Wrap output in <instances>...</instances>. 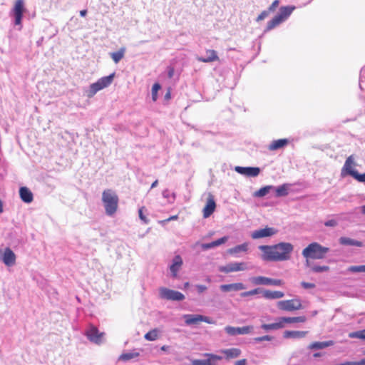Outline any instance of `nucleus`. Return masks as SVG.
I'll return each instance as SVG.
<instances>
[{"mask_svg": "<svg viewBox=\"0 0 365 365\" xmlns=\"http://www.w3.org/2000/svg\"><path fill=\"white\" fill-rule=\"evenodd\" d=\"M259 249L262 252V258L266 261H285L290 258L293 245L289 242H280L275 245H261Z\"/></svg>", "mask_w": 365, "mask_h": 365, "instance_id": "obj_1", "label": "nucleus"}, {"mask_svg": "<svg viewBox=\"0 0 365 365\" xmlns=\"http://www.w3.org/2000/svg\"><path fill=\"white\" fill-rule=\"evenodd\" d=\"M329 251L327 247H323L317 242H312L302 250V255L306 259V266L310 267V259H322L325 258Z\"/></svg>", "mask_w": 365, "mask_h": 365, "instance_id": "obj_2", "label": "nucleus"}, {"mask_svg": "<svg viewBox=\"0 0 365 365\" xmlns=\"http://www.w3.org/2000/svg\"><path fill=\"white\" fill-rule=\"evenodd\" d=\"M102 201L108 215H113L117 211L118 207V197L110 189L105 190L102 193Z\"/></svg>", "mask_w": 365, "mask_h": 365, "instance_id": "obj_3", "label": "nucleus"}, {"mask_svg": "<svg viewBox=\"0 0 365 365\" xmlns=\"http://www.w3.org/2000/svg\"><path fill=\"white\" fill-rule=\"evenodd\" d=\"M356 165L354 155L349 156L341 170V176L344 178L347 175L351 176L359 182H365V173L359 174L354 167Z\"/></svg>", "mask_w": 365, "mask_h": 365, "instance_id": "obj_4", "label": "nucleus"}, {"mask_svg": "<svg viewBox=\"0 0 365 365\" xmlns=\"http://www.w3.org/2000/svg\"><path fill=\"white\" fill-rule=\"evenodd\" d=\"M115 75V73H113L108 76L99 78L96 82L91 84L87 91V96L92 98L99 91L108 87L113 83Z\"/></svg>", "mask_w": 365, "mask_h": 365, "instance_id": "obj_5", "label": "nucleus"}, {"mask_svg": "<svg viewBox=\"0 0 365 365\" xmlns=\"http://www.w3.org/2000/svg\"><path fill=\"white\" fill-rule=\"evenodd\" d=\"M277 307L279 309L287 312L302 309L301 300L299 299L279 301L277 302Z\"/></svg>", "mask_w": 365, "mask_h": 365, "instance_id": "obj_6", "label": "nucleus"}, {"mask_svg": "<svg viewBox=\"0 0 365 365\" xmlns=\"http://www.w3.org/2000/svg\"><path fill=\"white\" fill-rule=\"evenodd\" d=\"M159 294L160 298L167 300L182 301L185 299V296L180 292L169 289L165 287H160L159 289Z\"/></svg>", "mask_w": 365, "mask_h": 365, "instance_id": "obj_7", "label": "nucleus"}, {"mask_svg": "<svg viewBox=\"0 0 365 365\" xmlns=\"http://www.w3.org/2000/svg\"><path fill=\"white\" fill-rule=\"evenodd\" d=\"M250 281L255 285L282 286L284 284L282 279H272L263 276L254 277L251 278Z\"/></svg>", "mask_w": 365, "mask_h": 365, "instance_id": "obj_8", "label": "nucleus"}, {"mask_svg": "<svg viewBox=\"0 0 365 365\" xmlns=\"http://www.w3.org/2000/svg\"><path fill=\"white\" fill-rule=\"evenodd\" d=\"M185 322L187 325L197 324L200 322H206L213 324L212 320L208 317L200 314H185L184 315Z\"/></svg>", "mask_w": 365, "mask_h": 365, "instance_id": "obj_9", "label": "nucleus"}, {"mask_svg": "<svg viewBox=\"0 0 365 365\" xmlns=\"http://www.w3.org/2000/svg\"><path fill=\"white\" fill-rule=\"evenodd\" d=\"M25 11L24 0H16L12 12L15 19V24L21 25L23 13Z\"/></svg>", "mask_w": 365, "mask_h": 365, "instance_id": "obj_10", "label": "nucleus"}, {"mask_svg": "<svg viewBox=\"0 0 365 365\" xmlns=\"http://www.w3.org/2000/svg\"><path fill=\"white\" fill-rule=\"evenodd\" d=\"M16 255L9 247H6L3 253L0 249V259L5 265L8 267L13 266L16 263Z\"/></svg>", "mask_w": 365, "mask_h": 365, "instance_id": "obj_11", "label": "nucleus"}, {"mask_svg": "<svg viewBox=\"0 0 365 365\" xmlns=\"http://www.w3.org/2000/svg\"><path fill=\"white\" fill-rule=\"evenodd\" d=\"M277 233V230L274 227H266L263 229L255 230L251 234V237L254 240L271 237Z\"/></svg>", "mask_w": 365, "mask_h": 365, "instance_id": "obj_12", "label": "nucleus"}, {"mask_svg": "<svg viewBox=\"0 0 365 365\" xmlns=\"http://www.w3.org/2000/svg\"><path fill=\"white\" fill-rule=\"evenodd\" d=\"M205 356L207 357V359L200 360L195 359L192 361V365H217V361H220L222 359V356L215 355L213 354H205Z\"/></svg>", "mask_w": 365, "mask_h": 365, "instance_id": "obj_13", "label": "nucleus"}, {"mask_svg": "<svg viewBox=\"0 0 365 365\" xmlns=\"http://www.w3.org/2000/svg\"><path fill=\"white\" fill-rule=\"evenodd\" d=\"M216 209V202L212 194L209 193L205 206L202 210V215L204 218L209 217Z\"/></svg>", "mask_w": 365, "mask_h": 365, "instance_id": "obj_14", "label": "nucleus"}, {"mask_svg": "<svg viewBox=\"0 0 365 365\" xmlns=\"http://www.w3.org/2000/svg\"><path fill=\"white\" fill-rule=\"evenodd\" d=\"M225 331L231 336L237 335V334H247L252 331L253 327L252 326H245L242 327H233L230 326H227L225 327Z\"/></svg>", "mask_w": 365, "mask_h": 365, "instance_id": "obj_15", "label": "nucleus"}, {"mask_svg": "<svg viewBox=\"0 0 365 365\" xmlns=\"http://www.w3.org/2000/svg\"><path fill=\"white\" fill-rule=\"evenodd\" d=\"M246 269V264L244 262L230 263L225 266L219 267V270L224 273L242 271Z\"/></svg>", "mask_w": 365, "mask_h": 365, "instance_id": "obj_16", "label": "nucleus"}, {"mask_svg": "<svg viewBox=\"0 0 365 365\" xmlns=\"http://www.w3.org/2000/svg\"><path fill=\"white\" fill-rule=\"evenodd\" d=\"M104 333L99 332L98 329L96 327H91L87 331L86 336L88 339L96 344H101Z\"/></svg>", "mask_w": 365, "mask_h": 365, "instance_id": "obj_17", "label": "nucleus"}, {"mask_svg": "<svg viewBox=\"0 0 365 365\" xmlns=\"http://www.w3.org/2000/svg\"><path fill=\"white\" fill-rule=\"evenodd\" d=\"M235 170L241 174L247 177H257L259 173L260 169L257 167H240L237 166Z\"/></svg>", "mask_w": 365, "mask_h": 365, "instance_id": "obj_18", "label": "nucleus"}, {"mask_svg": "<svg viewBox=\"0 0 365 365\" xmlns=\"http://www.w3.org/2000/svg\"><path fill=\"white\" fill-rule=\"evenodd\" d=\"M197 61L203 63H211L219 60V57L217 52L212 49H208L206 51V56L197 57Z\"/></svg>", "mask_w": 365, "mask_h": 365, "instance_id": "obj_19", "label": "nucleus"}, {"mask_svg": "<svg viewBox=\"0 0 365 365\" xmlns=\"http://www.w3.org/2000/svg\"><path fill=\"white\" fill-rule=\"evenodd\" d=\"M334 344V341L332 340H329L326 341H314L309 344L307 346L308 349L310 350H318L323 349L327 348L329 346H331Z\"/></svg>", "mask_w": 365, "mask_h": 365, "instance_id": "obj_20", "label": "nucleus"}, {"mask_svg": "<svg viewBox=\"0 0 365 365\" xmlns=\"http://www.w3.org/2000/svg\"><path fill=\"white\" fill-rule=\"evenodd\" d=\"M19 195L21 200L26 203H30L34 200L33 193L26 187H21L19 189Z\"/></svg>", "mask_w": 365, "mask_h": 365, "instance_id": "obj_21", "label": "nucleus"}, {"mask_svg": "<svg viewBox=\"0 0 365 365\" xmlns=\"http://www.w3.org/2000/svg\"><path fill=\"white\" fill-rule=\"evenodd\" d=\"M289 143V140L287 138L278 139L273 140L268 146V150L270 151L277 150L284 148Z\"/></svg>", "mask_w": 365, "mask_h": 365, "instance_id": "obj_22", "label": "nucleus"}, {"mask_svg": "<svg viewBox=\"0 0 365 365\" xmlns=\"http://www.w3.org/2000/svg\"><path fill=\"white\" fill-rule=\"evenodd\" d=\"M182 264V259L180 255H176L173 260V264L170 267V269L174 277H177L178 272Z\"/></svg>", "mask_w": 365, "mask_h": 365, "instance_id": "obj_23", "label": "nucleus"}, {"mask_svg": "<svg viewBox=\"0 0 365 365\" xmlns=\"http://www.w3.org/2000/svg\"><path fill=\"white\" fill-rule=\"evenodd\" d=\"M245 289V285L241 282L222 284L220 286V289L222 292H230V291H240Z\"/></svg>", "mask_w": 365, "mask_h": 365, "instance_id": "obj_24", "label": "nucleus"}, {"mask_svg": "<svg viewBox=\"0 0 365 365\" xmlns=\"http://www.w3.org/2000/svg\"><path fill=\"white\" fill-rule=\"evenodd\" d=\"M280 321L282 324L284 325L285 323H304L307 321V317L305 316H299L294 317H280Z\"/></svg>", "mask_w": 365, "mask_h": 365, "instance_id": "obj_25", "label": "nucleus"}, {"mask_svg": "<svg viewBox=\"0 0 365 365\" xmlns=\"http://www.w3.org/2000/svg\"><path fill=\"white\" fill-rule=\"evenodd\" d=\"M263 297L267 299H275L282 298L284 294L281 291L264 290L262 292Z\"/></svg>", "mask_w": 365, "mask_h": 365, "instance_id": "obj_26", "label": "nucleus"}, {"mask_svg": "<svg viewBox=\"0 0 365 365\" xmlns=\"http://www.w3.org/2000/svg\"><path fill=\"white\" fill-rule=\"evenodd\" d=\"M225 354L226 359H231L238 357L241 354V350L237 348L223 349L221 351Z\"/></svg>", "mask_w": 365, "mask_h": 365, "instance_id": "obj_27", "label": "nucleus"}, {"mask_svg": "<svg viewBox=\"0 0 365 365\" xmlns=\"http://www.w3.org/2000/svg\"><path fill=\"white\" fill-rule=\"evenodd\" d=\"M307 334L306 331H285L283 336L286 339L288 338H303Z\"/></svg>", "mask_w": 365, "mask_h": 365, "instance_id": "obj_28", "label": "nucleus"}, {"mask_svg": "<svg viewBox=\"0 0 365 365\" xmlns=\"http://www.w3.org/2000/svg\"><path fill=\"white\" fill-rule=\"evenodd\" d=\"M227 237H221V238H220L215 241H213L210 243L202 244V248L203 250H208V249L219 246L222 244H224L225 242H227Z\"/></svg>", "mask_w": 365, "mask_h": 365, "instance_id": "obj_29", "label": "nucleus"}, {"mask_svg": "<svg viewBox=\"0 0 365 365\" xmlns=\"http://www.w3.org/2000/svg\"><path fill=\"white\" fill-rule=\"evenodd\" d=\"M340 244L343 245H351L356 247H362L363 244L360 241H357L349 237H342L339 239Z\"/></svg>", "mask_w": 365, "mask_h": 365, "instance_id": "obj_30", "label": "nucleus"}, {"mask_svg": "<svg viewBox=\"0 0 365 365\" xmlns=\"http://www.w3.org/2000/svg\"><path fill=\"white\" fill-rule=\"evenodd\" d=\"M277 322L272 323V324H262L261 327L265 331L269 330H276L279 329L284 327V324H282L280 321V318H279Z\"/></svg>", "mask_w": 365, "mask_h": 365, "instance_id": "obj_31", "label": "nucleus"}, {"mask_svg": "<svg viewBox=\"0 0 365 365\" xmlns=\"http://www.w3.org/2000/svg\"><path fill=\"white\" fill-rule=\"evenodd\" d=\"M294 9L295 6H282L280 8V11L278 15L284 21L289 16H290Z\"/></svg>", "mask_w": 365, "mask_h": 365, "instance_id": "obj_32", "label": "nucleus"}, {"mask_svg": "<svg viewBox=\"0 0 365 365\" xmlns=\"http://www.w3.org/2000/svg\"><path fill=\"white\" fill-rule=\"evenodd\" d=\"M284 20L277 14L273 17L267 25V30L270 31L279 25Z\"/></svg>", "mask_w": 365, "mask_h": 365, "instance_id": "obj_33", "label": "nucleus"}, {"mask_svg": "<svg viewBox=\"0 0 365 365\" xmlns=\"http://www.w3.org/2000/svg\"><path fill=\"white\" fill-rule=\"evenodd\" d=\"M125 48H120L118 51L110 53V56L115 63H118L125 55Z\"/></svg>", "mask_w": 365, "mask_h": 365, "instance_id": "obj_34", "label": "nucleus"}, {"mask_svg": "<svg viewBox=\"0 0 365 365\" xmlns=\"http://www.w3.org/2000/svg\"><path fill=\"white\" fill-rule=\"evenodd\" d=\"M159 332L158 329H153L146 333L144 338L148 341H155L158 338Z\"/></svg>", "mask_w": 365, "mask_h": 365, "instance_id": "obj_35", "label": "nucleus"}, {"mask_svg": "<svg viewBox=\"0 0 365 365\" xmlns=\"http://www.w3.org/2000/svg\"><path fill=\"white\" fill-rule=\"evenodd\" d=\"M277 197H283L288 195V185L284 184L275 190Z\"/></svg>", "mask_w": 365, "mask_h": 365, "instance_id": "obj_36", "label": "nucleus"}, {"mask_svg": "<svg viewBox=\"0 0 365 365\" xmlns=\"http://www.w3.org/2000/svg\"><path fill=\"white\" fill-rule=\"evenodd\" d=\"M273 187L272 185H267V186H264L262 188H260L259 190H258L257 191H256L254 194V195L255 197H264L265 196L271 189H272Z\"/></svg>", "mask_w": 365, "mask_h": 365, "instance_id": "obj_37", "label": "nucleus"}, {"mask_svg": "<svg viewBox=\"0 0 365 365\" xmlns=\"http://www.w3.org/2000/svg\"><path fill=\"white\" fill-rule=\"evenodd\" d=\"M349 337L351 339H359L365 340V329L356 331L350 332Z\"/></svg>", "mask_w": 365, "mask_h": 365, "instance_id": "obj_38", "label": "nucleus"}, {"mask_svg": "<svg viewBox=\"0 0 365 365\" xmlns=\"http://www.w3.org/2000/svg\"><path fill=\"white\" fill-rule=\"evenodd\" d=\"M139 356V353L138 352H130L122 354L119 359L122 361H128L133 358L138 357Z\"/></svg>", "mask_w": 365, "mask_h": 365, "instance_id": "obj_39", "label": "nucleus"}, {"mask_svg": "<svg viewBox=\"0 0 365 365\" xmlns=\"http://www.w3.org/2000/svg\"><path fill=\"white\" fill-rule=\"evenodd\" d=\"M248 245L247 243H243L242 245H237L234 248L230 250L231 253H238L240 252H246L247 250Z\"/></svg>", "mask_w": 365, "mask_h": 365, "instance_id": "obj_40", "label": "nucleus"}, {"mask_svg": "<svg viewBox=\"0 0 365 365\" xmlns=\"http://www.w3.org/2000/svg\"><path fill=\"white\" fill-rule=\"evenodd\" d=\"M347 270L352 273L365 272V264L359 266H350L348 267Z\"/></svg>", "mask_w": 365, "mask_h": 365, "instance_id": "obj_41", "label": "nucleus"}, {"mask_svg": "<svg viewBox=\"0 0 365 365\" xmlns=\"http://www.w3.org/2000/svg\"><path fill=\"white\" fill-rule=\"evenodd\" d=\"M161 88L160 85L158 83H155L152 88V99L153 101H156L158 99V91Z\"/></svg>", "mask_w": 365, "mask_h": 365, "instance_id": "obj_42", "label": "nucleus"}, {"mask_svg": "<svg viewBox=\"0 0 365 365\" xmlns=\"http://www.w3.org/2000/svg\"><path fill=\"white\" fill-rule=\"evenodd\" d=\"M311 270L314 272H327L329 270V267L328 266H312L311 267Z\"/></svg>", "mask_w": 365, "mask_h": 365, "instance_id": "obj_43", "label": "nucleus"}, {"mask_svg": "<svg viewBox=\"0 0 365 365\" xmlns=\"http://www.w3.org/2000/svg\"><path fill=\"white\" fill-rule=\"evenodd\" d=\"M259 292V289L257 288V289H254L252 290H250V291L241 293V297H245L252 296V295L258 294Z\"/></svg>", "mask_w": 365, "mask_h": 365, "instance_id": "obj_44", "label": "nucleus"}, {"mask_svg": "<svg viewBox=\"0 0 365 365\" xmlns=\"http://www.w3.org/2000/svg\"><path fill=\"white\" fill-rule=\"evenodd\" d=\"M143 209H145L144 207H142L139 209L138 210V214H139V217L140 219L145 224H148L149 220L147 218V217L143 214Z\"/></svg>", "mask_w": 365, "mask_h": 365, "instance_id": "obj_45", "label": "nucleus"}, {"mask_svg": "<svg viewBox=\"0 0 365 365\" xmlns=\"http://www.w3.org/2000/svg\"><path fill=\"white\" fill-rule=\"evenodd\" d=\"M272 339H273V337L271 336L264 335V336H262L255 337L254 339V340L256 342H260V341H271V340H272Z\"/></svg>", "mask_w": 365, "mask_h": 365, "instance_id": "obj_46", "label": "nucleus"}, {"mask_svg": "<svg viewBox=\"0 0 365 365\" xmlns=\"http://www.w3.org/2000/svg\"><path fill=\"white\" fill-rule=\"evenodd\" d=\"M269 15V11H263L257 18V21L264 20Z\"/></svg>", "mask_w": 365, "mask_h": 365, "instance_id": "obj_47", "label": "nucleus"}, {"mask_svg": "<svg viewBox=\"0 0 365 365\" xmlns=\"http://www.w3.org/2000/svg\"><path fill=\"white\" fill-rule=\"evenodd\" d=\"M301 285L304 289H313L315 287V284L314 283L302 282Z\"/></svg>", "mask_w": 365, "mask_h": 365, "instance_id": "obj_48", "label": "nucleus"}, {"mask_svg": "<svg viewBox=\"0 0 365 365\" xmlns=\"http://www.w3.org/2000/svg\"><path fill=\"white\" fill-rule=\"evenodd\" d=\"M279 0H274L269 7V11H274L276 8L279 6Z\"/></svg>", "mask_w": 365, "mask_h": 365, "instance_id": "obj_49", "label": "nucleus"}, {"mask_svg": "<svg viewBox=\"0 0 365 365\" xmlns=\"http://www.w3.org/2000/svg\"><path fill=\"white\" fill-rule=\"evenodd\" d=\"M196 289L199 294H202L207 289V287L205 285L197 284L196 285Z\"/></svg>", "mask_w": 365, "mask_h": 365, "instance_id": "obj_50", "label": "nucleus"}, {"mask_svg": "<svg viewBox=\"0 0 365 365\" xmlns=\"http://www.w3.org/2000/svg\"><path fill=\"white\" fill-rule=\"evenodd\" d=\"M336 225L337 222L335 220H330L324 223V225L327 227H335Z\"/></svg>", "mask_w": 365, "mask_h": 365, "instance_id": "obj_51", "label": "nucleus"}, {"mask_svg": "<svg viewBox=\"0 0 365 365\" xmlns=\"http://www.w3.org/2000/svg\"><path fill=\"white\" fill-rule=\"evenodd\" d=\"M174 73H175V69L173 67H169L168 68V78H171L173 77L174 76Z\"/></svg>", "mask_w": 365, "mask_h": 365, "instance_id": "obj_52", "label": "nucleus"}, {"mask_svg": "<svg viewBox=\"0 0 365 365\" xmlns=\"http://www.w3.org/2000/svg\"><path fill=\"white\" fill-rule=\"evenodd\" d=\"M235 365H247V360L245 359L238 360L235 362Z\"/></svg>", "mask_w": 365, "mask_h": 365, "instance_id": "obj_53", "label": "nucleus"}, {"mask_svg": "<svg viewBox=\"0 0 365 365\" xmlns=\"http://www.w3.org/2000/svg\"><path fill=\"white\" fill-rule=\"evenodd\" d=\"M322 356H323V354L321 352H316L313 354L314 358L321 357Z\"/></svg>", "mask_w": 365, "mask_h": 365, "instance_id": "obj_54", "label": "nucleus"}, {"mask_svg": "<svg viewBox=\"0 0 365 365\" xmlns=\"http://www.w3.org/2000/svg\"><path fill=\"white\" fill-rule=\"evenodd\" d=\"M177 219H178V215H173V216H171L169 218H168L165 221L168 222V221L174 220H177Z\"/></svg>", "mask_w": 365, "mask_h": 365, "instance_id": "obj_55", "label": "nucleus"}, {"mask_svg": "<svg viewBox=\"0 0 365 365\" xmlns=\"http://www.w3.org/2000/svg\"><path fill=\"white\" fill-rule=\"evenodd\" d=\"M86 14H87V10H86V9L80 11V15L83 17H84L86 15Z\"/></svg>", "mask_w": 365, "mask_h": 365, "instance_id": "obj_56", "label": "nucleus"}, {"mask_svg": "<svg viewBox=\"0 0 365 365\" xmlns=\"http://www.w3.org/2000/svg\"><path fill=\"white\" fill-rule=\"evenodd\" d=\"M165 98L166 100H169V99L170 98V91H168L165 93Z\"/></svg>", "mask_w": 365, "mask_h": 365, "instance_id": "obj_57", "label": "nucleus"}, {"mask_svg": "<svg viewBox=\"0 0 365 365\" xmlns=\"http://www.w3.org/2000/svg\"><path fill=\"white\" fill-rule=\"evenodd\" d=\"M3 211H4V209H3V202H2L1 200L0 199V214H1V212H3Z\"/></svg>", "mask_w": 365, "mask_h": 365, "instance_id": "obj_58", "label": "nucleus"}, {"mask_svg": "<svg viewBox=\"0 0 365 365\" xmlns=\"http://www.w3.org/2000/svg\"><path fill=\"white\" fill-rule=\"evenodd\" d=\"M158 181L157 180H156L155 181H154V182L152 183V185H151V188H153V187H156V186H157V185H158Z\"/></svg>", "mask_w": 365, "mask_h": 365, "instance_id": "obj_59", "label": "nucleus"}, {"mask_svg": "<svg viewBox=\"0 0 365 365\" xmlns=\"http://www.w3.org/2000/svg\"><path fill=\"white\" fill-rule=\"evenodd\" d=\"M359 365H365V359H361L359 361Z\"/></svg>", "mask_w": 365, "mask_h": 365, "instance_id": "obj_60", "label": "nucleus"}, {"mask_svg": "<svg viewBox=\"0 0 365 365\" xmlns=\"http://www.w3.org/2000/svg\"><path fill=\"white\" fill-rule=\"evenodd\" d=\"M361 211L365 215V205L361 207Z\"/></svg>", "mask_w": 365, "mask_h": 365, "instance_id": "obj_61", "label": "nucleus"}, {"mask_svg": "<svg viewBox=\"0 0 365 365\" xmlns=\"http://www.w3.org/2000/svg\"><path fill=\"white\" fill-rule=\"evenodd\" d=\"M189 282H185V284H184V287L186 289L189 287Z\"/></svg>", "mask_w": 365, "mask_h": 365, "instance_id": "obj_62", "label": "nucleus"}, {"mask_svg": "<svg viewBox=\"0 0 365 365\" xmlns=\"http://www.w3.org/2000/svg\"><path fill=\"white\" fill-rule=\"evenodd\" d=\"M161 349L163 350V351H165L167 349V346H163L161 347Z\"/></svg>", "mask_w": 365, "mask_h": 365, "instance_id": "obj_63", "label": "nucleus"}, {"mask_svg": "<svg viewBox=\"0 0 365 365\" xmlns=\"http://www.w3.org/2000/svg\"><path fill=\"white\" fill-rule=\"evenodd\" d=\"M364 354L365 355V351H364Z\"/></svg>", "mask_w": 365, "mask_h": 365, "instance_id": "obj_64", "label": "nucleus"}]
</instances>
